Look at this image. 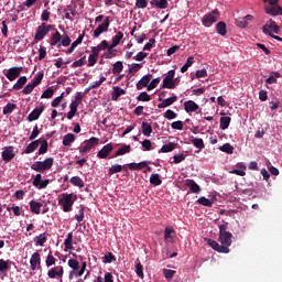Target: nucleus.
I'll list each match as a JSON object with an SVG mask.
<instances>
[{
	"label": "nucleus",
	"instance_id": "obj_1",
	"mask_svg": "<svg viewBox=\"0 0 282 282\" xmlns=\"http://www.w3.org/2000/svg\"><path fill=\"white\" fill-rule=\"evenodd\" d=\"M218 241L207 239V245L213 248L216 252L228 254L230 252L229 247L232 246V234L228 231V223L219 225V237ZM220 243V245H219Z\"/></svg>",
	"mask_w": 282,
	"mask_h": 282
},
{
	"label": "nucleus",
	"instance_id": "obj_2",
	"mask_svg": "<svg viewBox=\"0 0 282 282\" xmlns=\"http://www.w3.org/2000/svg\"><path fill=\"white\" fill-rule=\"evenodd\" d=\"M78 199V196L76 194H67L63 193L59 196L58 205L62 206V209L64 213H72V207L74 206V202Z\"/></svg>",
	"mask_w": 282,
	"mask_h": 282
},
{
	"label": "nucleus",
	"instance_id": "obj_3",
	"mask_svg": "<svg viewBox=\"0 0 282 282\" xmlns=\"http://www.w3.org/2000/svg\"><path fill=\"white\" fill-rule=\"evenodd\" d=\"M54 166V158H47L44 161H36L31 165L32 171H36V173H45V171H50Z\"/></svg>",
	"mask_w": 282,
	"mask_h": 282
},
{
	"label": "nucleus",
	"instance_id": "obj_4",
	"mask_svg": "<svg viewBox=\"0 0 282 282\" xmlns=\"http://www.w3.org/2000/svg\"><path fill=\"white\" fill-rule=\"evenodd\" d=\"M219 17H221V13L219 10L215 9L203 17L202 23L205 28H210L214 23L219 21Z\"/></svg>",
	"mask_w": 282,
	"mask_h": 282
},
{
	"label": "nucleus",
	"instance_id": "obj_5",
	"mask_svg": "<svg viewBox=\"0 0 282 282\" xmlns=\"http://www.w3.org/2000/svg\"><path fill=\"white\" fill-rule=\"evenodd\" d=\"M83 102V93H76L75 100L69 105V112L67 113V119L72 120L76 113H78V106Z\"/></svg>",
	"mask_w": 282,
	"mask_h": 282
},
{
	"label": "nucleus",
	"instance_id": "obj_6",
	"mask_svg": "<svg viewBox=\"0 0 282 282\" xmlns=\"http://www.w3.org/2000/svg\"><path fill=\"white\" fill-rule=\"evenodd\" d=\"M162 89H175V69L169 70L161 85Z\"/></svg>",
	"mask_w": 282,
	"mask_h": 282
},
{
	"label": "nucleus",
	"instance_id": "obj_7",
	"mask_svg": "<svg viewBox=\"0 0 282 282\" xmlns=\"http://www.w3.org/2000/svg\"><path fill=\"white\" fill-rule=\"evenodd\" d=\"M109 25H111V20H109V17H106L104 22L97 26V30L94 31L93 39H98L100 34L109 32Z\"/></svg>",
	"mask_w": 282,
	"mask_h": 282
},
{
	"label": "nucleus",
	"instance_id": "obj_8",
	"mask_svg": "<svg viewBox=\"0 0 282 282\" xmlns=\"http://www.w3.org/2000/svg\"><path fill=\"white\" fill-rule=\"evenodd\" d=\"M100 142V139L91 137L89 140H86L84 142V147L79 150V153L82 155H85V153H89L94 147H98Z\"/></svg>",
	"mask_w": 282,
	"mask_h": 282
},
{
	"label": "nucleus",
	"instance_id": "obj_9",
	"mask_svg": "<svg viewBox=\"0 0 282 282\" xmlns=\"http://www.w3.org/2000/svg\"><path fill=\"white\" fill-rule=\"evenodd\" d=\"M21 72H23V67H11L7 70L4 76L10 80L11 83L17 80L21 76Z\"/></svg>",
	"mask_w": 282,
	"mask_h": 282
},
{
	"label": "nucleus",
	"instance_id": "obj_10",
	"mask_svg": "<svg viewBox=\"0 0 282 282\" xmlns=\"http://www.w3.org/2000/svg\"><path fill=\"white\" fill-rule=\"evenodd\" d=\"M262 31H263V34H268V36H272V32H274V34H279L281 32V28H279L276 22H274L273 20H270L269 23L262 28Z\"/></svg>",
	"mask_w": 282,
	"mask_h": 282
},
{
	"label": "nucleus",
	"instance_id": "obj_11",
	"mask_svg": "<svg viewBox=\"0 0 282 282\" xmlns=\"http://www.w3.org/2000/svg\"><path fill=\"white\" fill-rule=\"evenodd\" d=\"M33 186H35V188H39V191L47 188V186H50V180L43 181V175L36 174L33 178Z\"/></svg>",
	"mask_w": 282,
	"mask_h": 282
},
{
	"label": "nucleus",
	"instance_id": "obj_12",
	"mask_svg": "<svg viewBox=\"0 0 282 282\" xmlns=\"http://www.w3.org/2000/svg\"><path fill=\"white\" fill-rule=\"evenodd\" d=\"M15 155L17 154L14 153V147L10 145V147L3 148V151H2L3 162H12Z\"/></svg>",
	"mask_w": 282,
	"mask_h": 282
},
{
	"label": "nucleus",
	"instance_id": "obj_13",
	"mask_svg": "<svg viewBox=\"0 0 282 282\" xmlns=\"http://www.w3.org/2000/svg\"><path fill=\"white\" fill-rule=\"evenodd\" d=\"M111 151H113V144L108 143L106 145L102 147V149H100L97 153V158H99V160H107V158H109V153H111Z\"/></svg>",
	"mask_w": 282,
	"mask_h": 282
},
{
	"label": "nucleus",
	"instance_id": "obj_14",
	"mask_svg": "<svg viewBox=\"0 0 282 282\" xmlns=\"http://www.w3.org/2000/svg\"><path fill=\"white\" fill-rule=\"evenodd\" d=\"M44 36H47V31L45 30V23H42L36 29L34 43H39V41H43Z\"/></svg>",
	"mask_w": 282,
	"mask_h": 282
},
{
	"label": "nucleus",
	"instance_id": "obj_15",
	"mask_svg": "<svg viewBox=\"0 0 282 282\" xmlns=\"http://www.w3.org/2000/svg\"><path fill=\"white\" fill-rule=\"evenodd\" d=\"M64 269L62 265H57L55 268H52L51 270H48L47 272V276L48 279H56V276H63L64 274Z\"/></svg>",
	"mask_w": 282,
	"mask_h": 282
},
{
	"label": "nucleus",
	"instance_id": "obj_16",
	"mask_svg": "<svg viewBox=\"0 0 282 282\" xmlns=\"http://www.w3.org/2000/svg\"><path fill=\"white\" fill-rule=\"evenodd\" d=\"M265 13L271 14V17H279L282 14V8L279 4H271L265 8Z\"/></svg>",
	"mask_w": 282,
	"mask_h": 282
},
{
	"label": "nucleus",
	"instance_id": "obj_17",
	"mask_svg": "<svg viewBox=\"0 0 282 282\" xmlns=\"http://www.w3.org/2000/svg\"><path fill=\"white\" fill-rule=\"evenodd\" d=\"M151 78H153V75L148 74L145 76H143L137 84V89H144V87L149 88V85L151 83Z\"/></svg>",
	"mask_w": 282,
	"mask_h": 282
},
{
	"label": "nucleus",
	"instance_id": "obj_18",
	"mask_svg": "<svg viewBox=\"0 0 282 282\" xmlns=\"http://www.w3.org/2000/svg\"><path fill=\"white\" fill-rule=\"evenodd\" d=\"M184 109H185L186 113H193L195 111H198L199 105H197L193 100H187L184 102Z\"/></svg>",
	"mask_w": 282,
	"mask_h": 282
},
{
	"label": "nucleus",
	"instance_id": "obj_19",
	"mask_svg": "<svg viewBox=\"0 0 282 282\" xmlns=\"http://www.w3.org/2000/svg\"><path fill=\"white\" fill-rule=\"evenodd\" d=\"M174 102H177L176 95L164 99L161 104L158 105V109H166V107H171V105H173Z\"/></svg>",
	"mask_w": 282,
	"mask_h": 282
},
{
	"label": "nucleus",
	"instance_id": "obj_20",
	"mask_svg": "<svg viewBox=\"0 0 282 282\" xmlns=\"http://www.w3.org/2000/svg\"><path fill=\"white\" fill-rule=\"evenodd\" d=\"M44 109H45V106H42L41 108H35L28 117L29 122H34V120H39Z\"/></svg>",
	"mask_w": 282,
	"mask_h": 282
},
{
	"label": "nucleus",
	"instance_id": "obj_21",
	"mask_svg": "<svg viewBox=\"0 0 282 282\" xmlns=\"http://www.w3.org/2000/svg\"><path fill=\"white\" fill-rule=\"evenodd\" d=\"M29 206H30L31 213H33L34 215H41V208H43V203L31 200L29 203Z\"/></svg>",
	"mask_w": 282,
	"mask_h": 282
},
{
	"label": "nucleus",
	"instance_id": "obj_22",
	"mask_svg": "<svg viewBox=\"0 0 282 282\" xmlns=\"http://www.w3.org/2000/svg\"><path fill=\"white\" fill-rule=\"evenodd\" d=\"M185 186L192 191V193L198 194L202 193V187L195 183L193 180H186Z\"/></svg>",
	"mask_w": 282,
	"mask_h": 282
},
{
	"label": "nucleus",
	"instance_id": "obj_23",
	"mask_svg": "<svg viewBox=\"0 0 282 282\" xmlns=\"http://www.w3.org/2000/svg\"><path fill=\"white\" fill-rule=\"evenodd\" d=\"M64 246H65V252H68V250H74V234L73 232L67 234V237L64 241Z\"/></svg>",
	"mask_w": 282,
	"mask_h": 282
},
{
	"label": "nucleus",
	"instance_id": "obj_24",
	"mask_svg": "<svg viewBox=\"0 0 282 282\" xmlns=\"http://www.w3.org/2000/svg\"><path fill=\"white\" fill-rule=\"evenodd\" d=\"M141 129H142V133H143V135H145V138H151V133H153V127L151 126V123H149L147 121H142Z\"/></svg>",
	"mask_w": 282,
	"mask_h": 282
},
{
	"label": "nucleus",
	"instance_id": "obj_25",
	"mask_svg": "<svg viewBox=\"0 0 282 282\" xmlns=\"http://www.w3.org/2000/svg\"><path fill=\"white\" fill-rule=\"evenodd\" d=\"M124 94H127V91L118 86H115L112 88V93H111V100L116 101L118 100V98H120L121 96H124Z\"/></svg>",
	"mask_w": 282,
	"mask_h": 282
},
{
	"label": "nucleus",
	"instance_id": "obj_26",
	"mask_svg": "<svg viewBox=\"0 0 282 282\" xmlns=\"http://www.w3.org/2000/svg\"><path fill=\"white\" fill-rule=\"evenodd\" d=\"M216 32L220 35V36H226V34H228V29L226 26V22L220 21L216 24Z\"/></svg>",
	"mask_w": 282,
	"mask_h": 282
},
{
	"label": "nucleus",
	"instance_id": "obj_27",
	"mask_svg": "<svg viewBox=\"0 0 282 282\" xmlns=\"http://www.w3.org/2000/svg\"><path fill=\"white\" fill-rule=\"evenodd\" d=\"M35 246H45V242L47 241V232L40 234L33 239Z\"/></svg>",
	"mask_w": 282,
	"mask_h": 282
},
{
	"label": "nucleus",
	"instance_id": "obj_28",
	"mask_svg": "<svg viewBox=\"0 0 282 282\" xmlns=\"http://www.w3.org/2000/svg\"><path fill=\"white\" fill-rule=\"evenodd\" d=\"M122 39H124V33H122V31H118L117 34L112 36V43L110 44L111 47H118Z\"/></svg>",
	"mask_w": 282,
	"mask_h": 282
},
{
	"label": "nucleus",
	"instance_id": "obj_29",
	"mask_svg": "<svg viewBox=\"0 0 282 282\" xmlns=\"http://www.w3.org/2000/svg\"><path fill=\"white\" fill-rule=\"evenodd\" d=\"M39 144H41V139L32 141L24 150V153L30 154L34 153L35 149H39Z\"/></svg>",
	"mask_w": 282,
	"mask_h": 282
},
{
	"label": "nucleus",
	"instance_id": "obj_30",
	"mask_svg": "<svg viewBox=\"0 0 282 282\" xmlns=\"http://www.w3.org/2000/svg\"><path fill=\"white\" fill-rule=\"evenodd\" d=\"M127 169V165L113 164L108 169V175H115V173H122V170Z\"/></svg>",
	"mask_w": 282,
	"mask_h": 282
},
{
	"label": "nucleus",
	"instance_id": "obj_31",
	"mask_svg": "<svg viewBox=\"0 0 282 282\" xmlns=\"http://www.w3.org/2000/svg\"><path fill=\"white\" fill-rule=\"evenodd\" d=\"M76 141V135L74 133H67L63 138V145L64 147H72V143Z\"/></svg>",
	"mask_w": 282,
	"mask_h": 282
},
{
	"label": "nucleus",
	"instance_id": "obj_32",
	"mask_svg": "<svg viewBox=\"0 0 282 282\" xmlns=\"http://www.w3.org/2000/svg\"><path fill=\"white\" fill-rule=\"evenodd\" d=\"M25 83H28V77L26 76H22L18 79V82L13 85V89L15 91H19L21 89H23V87L25 86Z\"/></svg>",
	"mask_w": 282,
	"mask_h": 282
},
{
	"label": "nucleus",
	"instance_id": "obj_33",
	"mask_svg": "<svg viewBox=\"0 0 282 282\" xmlns=\"http://www.w3.org/2000/svg\"><path fill=\"white\" fill-rule=\"evenodd\" d=\"M61 40H62V35H61V32L56 31L52 37H51V42H50V45L52 46H56L58 45V47H61Z\"/></svg>",
	"mask_w": 282,
	"mask_h": 282
},
{
	"label": "nucleus",
	"instance_id": "obj_34",
	"mask_svg": "<svg viewBox=\"0 0 282 282\" xmlns=\"http://www.w3.org/2000/svg\"><path fill=\"white\" fill-rule=\"evenodd\" d=\"M7 210H8V213L13 212V215L15 217H21V215H23V208H21L20 206H17L14 204L12 206H8Z\"/></svg>",
	"mask_w": 282,
	"mask_h": 282
},
{
	"label": "nucleus",
	"instance_id": "obj_35",
	"mask_svg": "<svg viewBox=\"0 0 282 282\" xmlns=\"http://www.w3.org/2000/svg\"><path fill=\"white\" fill-rule=\"evenodd\" d=\"M69 182L70 184H73V186H77L78 188H85V182L83 181V178H80V176H73Z\"/></svg>",
	"mask_w": 282,
	"mask_h": 282
},
{
	"label": "nucleus",
	"instance_id": "obj_36",
	"mask_svg": "<svg viewBox=\"0 0 282 282\" xmlns=\"http://www.w3.org/2000/svg\"><path fill=\"white\" fill-rule=\"evenodd\" d=\"M197 203L200 204V206H206L207 208H213V204H215V200L208 199L203 196L197 199Z\"/></svg>",
	"mask_w": 282,
	"mask_h": 282
},
{
	"label": "nucleus",
	"instance_id": "obj_37",
	"mask_svg": "<svg viewBox=\"0 0 282 282\" xmlns=\"http://www.w3.org/2000/svg\"><path fill=\"white\" fill-rule=\"evenodd\" d=\"M79 265H80V263L78 262V260H76V259L68 260V268H72V270H73L69 273V279H72V274H74V272H76V270H78Z\"/></svg>",
	"mask_w": 282,
	"mask_h": 282
},
{
	"label": "nucleus",
	"instance_id": "obj_38",
	"mask_svg": "<svg viewBox=\"0 0 282 282\" xmlns=\"http://www.w3.org/2000/svg\"><path fill=\"white\" fill-rule=\"evenodd\" d=\"M40 144H41V147L37 151V155H45V153H47V149H48L47 140L41 139Z\"/></svg>",
	"mask_w": 282,
	"mask_h": 282
},
{
	"label": "nucleus",
	"instance_id": "obj_39",
	"mask_svg": "<svg viewBox=\"0 0 282 282\" xmlns=\"http://www.w3.org/2000/svg\"><path fill=\"white\" fill-rule=\"evenodd\" d=\"M122 69H124V65L122 64L121 61H118L116 62L113 65H112V74L115 76H118V74H120V72H122Z\"/></svg>",
	"mask_w": 282,
	"mask_h": 282
},
{
	"label": "nucleus",
	"instance_id": "obj_40",
	"mask_svg": "<svg viewBox=\"0 0 282 282\" xmlns=\"http://www.w3.org/2000/svg\"><path fill=\"white\" fill-rule=\"evenodd\" d=\"M219 151H223V153H228V155H232V153H235V147H232L230 143H225L219 148Z\"/></svg>",
	"mask_w": 282,
	"mask_h": 282
},
{
	"label": "nucleus",
	"instance_id": "obj_41",
	"mask_svg": "<svg viewBox=\"0 0 282 282\" xmlns=\"http://www.w3.org/2000/svg\"><path fill=\"white\" fill-rule=\"evenodd\" d=\"M232 119L230 117H221L220 118V129L223 131H226V129H228L230 127V121Z\"/></svg>",
	"mask_w": 282,
	"mask_h": 282
},
{
	"label": "nucleus",
	"instance_id": "obj_42",
	"mask_svg": "<svg viewBox=\"0 0 282 282\" xmlns=\"http://www.w3.org/2000/svg\"><path fill=\"white\" fill-rule=\"evenodd\" d=\"M176 273L177 271L175 270L163 269V275L166 279V281H173V278L175 276Z\"/></svg>",
	"mask_w": 282,
	"mask_h": 282
},
{
	"label": "nucleus",
	"instance_id": "obj_43",
	"mask_svg": "<svg viewBox=\"0 0 282 282\" xmlns=\"http://www.w3.org/2000/svg\"><path fill=\"white\" fill-rule=\"evenodd\" d=\"M150 184H152V186H160L162 184V178H160V174H151Z\"/></svg>",
	"mask_w": 282,
	"mask_h": 282
},
{
	"label": "nucleus",
	"instance_id": "obj_44",
	"mask_svg": "<svg viewBox=\"0 0 282 282\" xmlns=\"http://www.w3.org/2000/svg\"><path fill=\"white\" fill-rule=\"evenodd\" d=\"M127 153H131V145H123L119 150L116 151L115 156L124 155Z\"/></svg>",
	"mask_w": 282,
	"mask_h": 282
},
{
	"label": "nucleus",
	"instance_id": "obj_45",
	"mask_svg": "<svg viewBox=\"0 0 282 282\" xmlns=\"http://www.w3.org/2000/svg\"><path fill=\"white\" fill-rule=\"evenodd\" d=\"M44 76H45V74H44L43 72H39V73L34 76L32 84H33L35 87H39V85H41V83H43Z\"/></svg>",
	"mask_w": 282,
	"mask_h": 282
},
{
	"label": "nucleus",
	"instance_id": "obj_46",
	"mask_svg": "<svg viewBox=\"0 0 282 282\" xmlns=\"http://www.w3.org/2000/svg\"><path fill=\"white\" fill-rule=\"evenodd\" d=\"M175 143L173 142H170L167 144H164L162 148H161V153H171V151H175Z\"/></svg>",
	"mask_w": 282,
	"mask_h": 282
},
{
	"label": "nucleus",
	"instance_id": "obj_47",
	"mask_svg": "<svg viewBox=\"0 0 282 282\" xmlns=\"http://www.w3.org/2000/svg\"><path fill=\"white\" fill-rule=\"evenodd\" d=\"M87 64V56H83L80 59L75 61L70 67H73V69H76V67H83V65Z\"/></svg>",
	"mask_w": 282,
	"mask_h": 282
},
{
	"label": "nucleus",
	"instance_id": "obj_48",
	"mask_svg": "<svg viewBox=\"0 0 282 282\" xmlns=\"http://www.w3.org/2000/svg\"><path fill=\"white\" fill-rule=\"evenodd\" d=\"M137 100L139 102H151V95H148L147 91H143L137 97Z\"/></svg>",
	"mask_w": 282,
	"mask_h": 282
},
{
	"label": "nucleus",
	"instance_id": "obj_49",
	"mask_svg": "<svg viewBox=\"0 0 282 282\" xmlns=\"http://www.w3.org/2000/svg\"><path fill=\"white\" fill-rule=\"evenodd\" d=\"M17 109V104H7L3 107V115L8 116V113H12V111H14Z\"/></svg>",
	"mask_w": 282,
	"mask_h": 282
},
{
	"label": "nucleus",
	"instance_id": "obj_50",
	"mask_svg": "<svg viewBox=\"0 0 282 282\" xmlns=\"http://www.w3.org/2000/svg\"><path fill=\"white\" fill-rule=\"evenodd\" d=\"M45 263L47 268H52V265H56V258L52 256V251L47 254Z\"/></svg>",
	"mask_w": 282,
	"mask_h": 282
},
{
	"label": "nucleus",
	"instance_id": "obj_51",
	"mask_svg": "<svg viewBox=\"0 0 282 282\" xmlns=\"http://www.w3.org/2000/svg\"><path fill=\"white\" fill-rule=\"evenodd\" d=\"M105 80H107V77L101 76L99 80L90 84V86L88 87V90L98 89V87H100V85H102V83H105Z\"/></svg>",
	"mask_w": 282,
	"mask_h": 282
},
{
	"label": "nucleus",
	"instance_id": "obj_52",
	"mask_svg": "<svg viewBox=\"0 0 282 282\" xmlns=\"http://www.w3.org/2000/svg\"><path fill=\"white\" fill-rule=\"evenodd\" d=\"M61 41H62L61 44L63 45V47H69V45H72V39L69 37L68 34H63Z\"/></svg>",
	"mask_w": 282,
	"mask_h": 282
},
{
	"label": "nucleus",
	"instance_id": "obj_53",
	"mask_svg": "<svg viewBox=\"0 0 282 282\" xmlns=\"http://www.w3.org/2000/svg\"><path fill=\"white\" fill-rule=\"evenodd\" d=\"M239 169L242 170H232L230 173H232L234 175H239L240 177L246 176V165L242 164H238Z\"/></svg>",
	"mask_w": 282,
	"mask_h": 282
},
{
	"label": "nucleus",
	"instance_id": "obj_54",
	"mask_svg": "<svg viewBox=\"0 0 282 282\" xmlns=\"http://www.w3.org/2000/svg\"><path fill=\"white\" fill-rule=\"evenodd\" d=\"M135 274H137V276H139V279H144L143 267H142V263H140V262H138L135 264Z\"/></svg>",
	"mask_w": 282,
	"mask_h": 282
},
{
	"label": "nucleus",
	"instance_id": "obj_55",
	"mask_svg": "<svg viewBox=\"0 0 282 282\" xmlns=\"http://www.w3.org/2000/svg\"><path fill=\"white\" fill-rule=\"evenodd\" d=\"M30 263H35L37 265H41V253L40 252H34L31 256Z\"/></svg>",
	"mask_w": 282,
	"mask_h": 282
},
{
	"label": "nucleus",
	"instance_id": "obj_56",
	"mask_svg": "<svg viewBox=\"0 0 282 282\" xmlns=\"http://www.w3.org/2000/svg\"><path fill=\"white\" fill-rule=\"evenodd\" d=\"M36 86L33 84V83H29L25 87H24V89L22 90V94L24 95V96H28L29 94H32V91H34V88H35Z\"/></svg>",
	"mask_w": 282,
	"mask_h": 282
},
{
	"label": "nucleus",
	"instance_id": "obj_57",
	"mask_svg": "<svg viewBox=\"0 0 282 282\" xmlns=\"http://www.w3.org/2000/svg\"><path fill=\"white\" fill-rule=\"evenodd\" d=\"M113 261H116V257L111 252H108L102 258V263H113Z\"/></svg>",
	"mask_w": 282,
	"mask_h": 282
},
{
	"label": "nucleus",
	"instance_id": "obj_58",
	"mask_svg": "<svg viewBox=\"0 0 282 282\" xmlns=\"http://www.w3.org/2000/svg\"><path fill=\"white\" fill-rule=\"evenodd\" d=\"M163 116L166 120H175V118H177V113L171 109L166 110Z\"/></svg>",
	"mask_w": 282,
	"mask_h": 282
},
{
	"label": "nucleus",
	"instance_id": "obj_59",
	"mask_svg": "<svg viewBox=\"0 0 282 282\" xmlns=\"http://www.w3.org/2000/svg\"><path fill=\"white\" fill-rule=\"evenodd\" d=\"M192 142H193L194 147H196V149L202 150L205 147L203 139L196 138V139H193Z\"/></svg>",
	"mask_w": 282,
	"mask_h": 282
},
{
	"label": "nucleus",
	"instance_id": "obj_60",
	"mask_svg": "<svg viewBox=\"0 0 282 282\" xmlns=\"http://www.w3.org/2000/svg\"><path fill=\"white\" fill-rule=\"evenodd\" d=\"M47 56V48L43 45L40 46L39 50V61H43Z\"/></svg>",
	"mask_w": 282,
	"mask_h": 282
},
{
	"label": "nucleus",
	"instance_id": "obj_61",
	"mask_svg": "<svg viewBox=\"0 0 282 282\" xmlns=\"http://www.w3.org/2000/svg\"><path fill=\"white\" fill-rule=\"evenodd\" d=\"M54 96V89L52 87L47 88L46 90L43 91L41 98H52Z\"/></svg>",
	"mask_w": 282,
	"mask_h": 282
},
{
	"label": "nucleus",
	"instance_id": "obj_62",
	"mask_svg": "<svg viewBox=\"0 0 282 282\" xmlns=\"http://www.w3.org/2000/svg\"><path fill=\"white\" fill-rule=\"evenodd\" d=\"M172 129H175L176 131H182V129H184V122L182 121H174L171 124Z\"/></svg>",
	"mask_w": 282,
	"mask_h": 282
},
{
	"label": "nucleus",
	"instance_id": "obj_63",
	"mask_svg": "<svg viewBox=\"0 0 282 282\" xmlns=\"http://www.w3.org/2000/svg\"><path fill=\"white\" fill-rule=\"evenodd\" d=\"M142 69V64H132L129 68V74H135L137 72H140Z\"/></svg>",
	"mask_w": 282,
	"mask_h": 282
},
{
	"label": "nucleus",
	"instance_id": "obj_64",
	"mask_svg": "<svg viewBox=\"0 0 282 282\" xmlns=\"http://www.w3.org/2000/svg\"><path fill=\"white\" fill-rule=\"evenodd\" d=\"M149 6V2L147 0H137L135 8H139L141 10H144Z\"/></svg>",
	"mask_w": 282,
	"mask_h": 282
}]
</instances>
